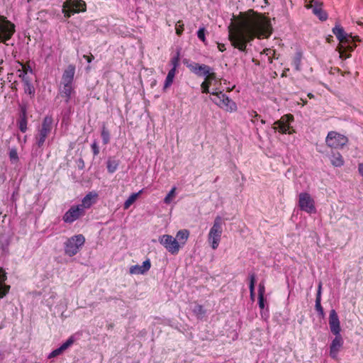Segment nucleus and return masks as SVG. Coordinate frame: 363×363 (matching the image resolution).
<instances>
[{"instance_id": "nucleus-27", "label": "nucleus", "mask_w": 363, "mask_h": 363, "mask_svg": "<svg viewBox=\"0 0 363 363\" xmlns=\"http://www.w3.org/2000/svg\"><path fill=\"white\" fill-rule=\"evenodd\" d=\"M343 342H332L330 350V355L333 359H337V354L342 347Z\"/></svg>"}, {"instance_id": "nucleus-45", "label": "nucleus", "mask_w": 363, "mask_h": 363, "mask_svg": "<svg viewBox=\"0 0 363 363\" xmlns=\"http://www.w3.org/2000/svg\"><path fill=\"white\" fill-rule=\"evenodd\" d=\"M250 116L251 117V121L253 123H255L256 121H257L259 120V118H260V116L255 111H251L250 113Z\"/></svg>"}, {"instance_id": "nucleus-50", "label": "nucleus", "mask_w": 363, "mask_h": 363, "mask_svg": "<svg viewBox=\"0 0 363 363\" xmlns=\"http://www.w3.org/2000/svg\"><path fill=\"white\" fill-rule=\"evenodd\" d=\"M218 48L220 52H223L226 50L225 45L223 43H218Z\"/></svg>"}, {"instance_id": "nucleus-25", "label": "nucleus", "mask_w": 363, "mask_h": 363, "mask_svg": "<svg viewBox=\"0 0 363 363\" xmlns=\"http://www.w3.org/2000/svg\"><path fill=\"white\" fill-rule=\"evenodd\" d=\"M74 342H65L60 347L52 350L48 356V359H52L62 354L67 348H69Z\"/></svg>"}, {"instance_id": "nucleus-32", "label": "nucleus", "mask_w": 363, "mask_h": 363, "mask_svg": "<svg viewBox=\"0 0 363 363\" xmlns=\"http://www.w3.org/2000/svg\"><path fill=\"white\" fill-rule=\"evenodd\" d=\"M250 279V298L252 300H254L255 298V284L256 281V276L254 273L250 274L249 275Z\"/></svg>"}, {"instance_id": "nucleus-15", "label": "nucleus", "mask_w": 363, "mask_h": 363, "mask_svg": "<svg viewBox=\"0 0 363 363\" xmlns=\"http://www.w3.org/2000/svg\"><path fill=\"white\" fill-rule=\"evenodd\" d=\"M20 108V116L19 118L17 121V125L19 130L22 133H26L27 131V124H28V118H27V111H28V105L24 102H22L19 105Z\"/></svg>"}, {"instance_id": "nucleus-24", "label": "nucleus", "mask_w": 363, "mask_h": 363, "mask_svg": "<svg viewBox=\"0 0 363 363\" xmlns=\"http://www.w3.org/2000/svg\"><path fill=\"white\" fill-rule=\"evenodd\" d=\"M73 91L74 88L72 85L62 84V86L60 88V94L62 97L65 99L67 104L69 101Z\"/></svg>"}, {"instance_id": "nucleus-49", "label": "nucleus", "mask_w": 363, "mask_h": 363, "mask_svg": "<svg viewBox=\"0 0 363 363\" xmlns=\"http://www.w3.org/2000/svg\"><path fill=\"white\" fill-rule=\"evenodd\" d=\"M321 294H322V283L319 282L315 298L321 299Z\"/></svg>"}, {"instance_id": "nucleus-13", "label": "nucleus", "mask_w": 363, "mask_h": 363, "mask_svg": "<svg viewBox=\"0 0 363 363\" xmlns=\"http://www.w3.org/2000/svg\"><path fill=\"white\" fill-rule=\"evenodd\" d=\"M85 211L81 208V206L73 205L62 216V220L65 223H72L81 217L84 216Z\"/></svg>"}, {"instance_id": "nucleus-36", "label": "nucleus", "mask_w": 363, "mask_h": 363, "mask_svg": "<svg viewBox=\"0 0 363 363\" xmlns=\"http://www.w3.org/2000/svg\"><path fill=\"white\" fill-rule=\"evenodd\" d=\"M88 333L84 331H78L72 336H70L67 340H78L81 338H86L88 336Z\"/></svg>"}, {"instance_id": "nucleus-42", "label": "nucleus", "mask_w": 363, "mask_h": 363, "mask_svg": "<svg viewBox=\"0 0 363 363\" xmlns=\"http://www.w3.org/2000/svg\"><path fill=\"white\" fill-rule=\"evenodd\" d=\"M197 37L199 39H200L202 42H205L206 41V38H205V28L203 27V28H200L199 29V30L197 31Z\"/></svg>"}, {"instance_id": "nucleus-38", "label": "nucleus", "mask_w": 363, "mask_h": 363, "mask_svg": "<svg viewBox=\"0 0 363 363\" xmlns=\"http://www.w3.org/2000/svg\"><path fill=\"white\" fill-rule=\"evenodd\" d=\"M9 156L12 163H16L17 162H18L19 158L16 147H13L10 150Z\"/></svg>"}, {"instance_id": "nucleus-54", "label": "nucleus", "mask_w": 363, "mask_h": 363, "mask_svg": "<svg viewBox=\"0 0 363 363\" xmlns=\"http://www.w3.org/2000/svg\"><path fill=\"white\" fill-rule=\"evenodd\" d=\"M47 302H48V306H52L53 302L52 301H49L48 300H47Z\"/></svg>"}, {"instance_id": "nucleus-52", "label": "nucleus", "mask_w": 363, "mask_h": 363, "mask_svg": "<svg viewBox=\"0 0 363 363\" xmlns=\"http://www.w3.org/2000/svg\"><path fill=\"white\" fill-rule=\"evenodd\" d=\"M56 296H57V294H56V293H54V292H52V293L50 294V298L54 299V298H56Z\"/></svg>"}, {"instance_id": "nucleus-26", "label": "nucleus", "mask_w": 363, "mask_h": 363, "mask_svg": "<svg viewBox=\"0 0 363 363\" xmlns=\"http://www.w3.org/2000/svg\"><path fill=\"white\" fill-rule=\"evenodd\" d=\"M189 236V231L186 229L180 230L177 233L175 238L180 244V247H183L186 244Z\"/></svg>"}, {"instance_id": "nucleus-46", "label": "nucleus", "mask_w": 363, "mask_h": 363, "mask_svg": "<svg viewBox=\"0 0 363 363\" xmlns=\"http://www.w3.org/2000/svg\"><path fill=\"white\" fill-rule=\"evenodd\" d=\"M210 73L209 74H207L206 75H204L205 77H207V79L208 81H213V80H215L216 78V74L214 72H213V69L211 67L210 68Z\"/></svg>"}, {"instance_id": "nucleus-14", "label": "nucleus", "mask_w": 363, "mask_h": 363, "mask_svg": "<svg viewBox=\"0 0 363 363\" xmlns=\"http://www.w3.org/2000/svg\"><path fill=\"white\" fill-rule=\"evenodd\" d=\"M329 325L332 333L335 335L334 340H338L340 332V325L338 315L334 309H332L330 311Z\"/></svg>"}, {"instance_id": "nucleus-55", "label": "nucleus", "mask_w": 363, "mask_h": 363, "mask_svg": "<svg viewBox=\"0 0 363 363\" xmlns=\"http://www.w3.org/2000/svg\"><path fill=\"white\" fill-rule=\"evenodd\" d=\"M204 82H208V83H209V86H211V82H212V81H208V80L207 79V78L206 79V80H205Z\"/></svg>"}, {"instance_id": "nucleus-8", "label": "nucleus", "mask_w": 363, "mask_h": 363, "mask_svg": "<svg viewBox=\"0 0 363 363\" xmlns=\"http://www.w3.org/2000/svg\"><path fill=\"white\" fill-rule=\"evenodd\" d=\"M86 11V4L82 0H66L62 5V11L65 17L69 18L72 15Z\"/></svg>"}, {"instance_id": "nucleus-7", "label": "nucleus", "mask_w": 363, "mask_h": 363, "mask_svg": "<svg viewBox=\"0 0 363 363\" xmlns=\"http://www.w3.org/2000/svg\"><path fill=\"white\" fill-rule=\"evenodd\" d=\"M52 128V118L50 116H46L43 121L41 127L38 129V134L35 136L36 144L39 147H41L50 133Z\"/></svg>"}, {"instance_id": "nucleus-35", "label": "nucleus", "mask_w": 363, "mask_h": 363, "mask_svg": "<svg viewBox=\"0 0 363 363\" xmlns=\"http://www.w3.org/2000/svg\"><path fill=\"white\" fill-rule=\"evenodd\" d=\"M176 189L177 188L175 186H173L171 190L169 191V193L167 194V196L164 199V203L166 204H169L172 201L173 199L175 196L176 194Z\"/></svg>"}, {"instance_id": "nucleus-12", "label": "nucleus", "mask_w": 363, "mask_h": 363, "mask_svg": "<svg viewBox=\"0 0 363 363\" xmlns=\"http://www.w3.org/2000/svg\"><path fill=\"white\" fill-rule=\"evenodd\" d=\"M298 206L301 211L308 213L315 212V201L308 193L301 192L299 194Z\"/></svg>"}, {"instance_id": "nucleus-19", "label": "nucleus", "mask_w": 363, "mask_h": 363, "mask_svg": "<svg viewBox=\"0 0 363 363\" xmlns=\"http://www.w3.org/2000/svg\"><path fill=\"white\" fill-rule=\"evenodd\" d=\"M75 74V66L69 65L64 71L62 77V84L72 85Z\"/></svg>"}, {"instance_id": "nucleus-2", "label": "nucleus", "mask_w": 363, "mask_h": 363, "mask_svg": "<svg viewBox=\"0 0 363 363\" xmlns=\"http://www.w3.org/2000/svg\"><path fill=\"white\" fill-rule=\"evenodd\" d=\"M332 31L340 42L337 47L340 58L344 60L350 57L351 55H345V52H352L355 49L357 42L361 41L359 37L346 33L340 24H336Z\"/></svg>"}, {"instance_id": "nucleus-23", "label": "nucleus", "mask_w": 363, "mask_h": 363, "mask_svg": "<svg viewBox=\"0 0 363 363\" xmlns=\"http://www.w3.org/2000/svg\"><path fill=\"white\" fill-rule=\"evenodd\" d=\"M329 158L332 165L335 167H340L344 165V159L342 155L338 152H332Z\"/></svg>"}, {"instance_id": "nucleus-33", "label": "nucleus", "mask_w": 363, "mask_h": 363, "mask_svg": "<svg viewBox=\"0 0 363 363\" xmlns=\"http://www.w3.org/2000/svg\"><path fill=\"white\" fill-rule=\"evenodd\" d=\"M301 59L302 55L301 52H296L293 58L292 65L296 71L301 70Z\"/></svg>"}, {"instance_id": "nucleus-37", "label": "nucleus", "mask_w": 363, "mask_h": 363, "mask_svg": "<svg viewBox=\"0 0 363 363\" xmlns=\"http://www.w3.org/2000/svg\"><path fill=\"white\" fill-rule=\"evenodd\" d=\"M170 65H172V69L174 71L177 72V68L179 65V52H178L175 56L172 57L170 60Z\"/></svg>"}, {"instance_id": "nucleus-3", "label": "nucleus", "mask_w": 363, "mask_h": 363, "mask_svg": "<svg viewBox=\"0 0 363 363\" xmlns=\"http://www.w3.org/2000/svg\"><path fill=\"white\" fill-rule=\"evenodd\" d=\"M223 219L218 216L215 218L213 224L208 234V241L213 250L218 247L223 233Z\"/></svg>"}, {"instance_id": "nucleus-20", "label": "nucleus", "mask_w": 363, "mask_h": 363, "mask_svg": "<svg viewBox=\"0 0 363 363\" xmlns=\"http://www.w3.org/2000/svg\"><path fill=\"white\" fill-rule=\"evenodd\" d=\"M189 69L196 74L198 76H204L210 72L211 67L204 65V64H199V63H193L188 65Z\"/></svg>"}, {"instance_id": "nucleus-48", "label": "nucleus", "mask_w": 363, "mask_h": 363, "mask_svg": "<svg viewBox=\"0 0 363 363\" xmlns=\"http://www.w3.org/2000/svg\"><path fill=\"white\" fill-rule=\"evenodd\" d=\"M264 296H258V304L261 309L264 308Z\"/></svg>"}, {"instance_id": "nucleus-47", "label": "nucleus", "mask_w": 363, "mask_h": 363, "mask_svg": "<svg viewBox=\"0 0 363 363\" xmlns=\"http://www.w3.org/2000/svg\"><path fill=\"white\" fill-rule=\"evenodd\" d=\"M265 287L264 283L261 282L258 286V296H264Z\"/></svg>"}, {"instance_id": "nucleus-11", "label": "nucleus", "mask_w": 363, "mask_h": 363, "mask_svg": "<svg viewBox=\"0 0 363 363\" xmlns=\"http://www.w3.org/2000/svg\"><path fill=\"white\" fill-rule=\"evenodd\" d=\"M158 241L172 255H177L181 248L179 242L170 235L160 236Z\"/></svg>"}, {"instance_id": "nucleus-9", "label": "nucleus", "mask_w": 363, "mask_h": 363, "mask_svg": "<svg viewBox=\"0 0 363 363\" xmlns=\"http://www.w3.org/2000/svg\"><path fill=\"white\" fill-rule=\"evenodd\" d=\"M325 143L331 148L342 149L348 143V138L336 131H330L325 138Z\"/></svg>"}, {"instance_id": "nucleus-56", "label": "nucleus", "mask_w": 363, "mask_h": 363, "mask_svg": "<svg viewBox=\"0 0 363 363\" xmlns=\"http://www.w3.org/2000/svg\"><path fill=\"white\" fill-rule=\"evenodd\" d=\"M260 122L262 124H265V123H266L265 121L263 119H261Z\"/></svg>"}, {"instance_id": "nucleus-41", "label": "nucleus", "mask_w": 363, "mask_h": 363, "mask_svg": "<svg viewBox=\"0 0 363 363\" xmlns=\"http://www.w3.org/2000/svg\"><path fill=\"white\" fill-rule=\"evenodd\" d=\"M91 148L94 156H97L99 154V147L96 140H94L91 145Z\"/></svg>"}, {"instance_id": "nucleus-34", "label": "nucleus", "mask_w": 363, "mask_h": 363, "mask_svg": "<svg viewBox=\"0 0 363 363\" xmlns=\"http://www.w3.org/2000/svg\"><path fill=\"white\" fill-rule=\"evenodd\" d=\"M101 137L104 145H107L110 142L111 135L109 130L104 125L101 131Z\"/></svg>"}, {"instance_id": "nucleus-18", "label": "nucleus", "mask_w": 363, "mask_h": 363, "mask_svg": "<svg viewBox=\"0 0 363 363\" xmlns=\"http://www.w3.org/2000/svg\"><path fill=\"white\" fill-rule=\"evenodd\" d=\"M151 267L150 259L145 260L141 265L135 264L130 267L129 272L131 274H144L147 272Z\"/></svg>"}, {"instance_id": "nucleus-39", "label": "nucleus", "mask_w": 363, "mask_h": 363, "mask_svg": "<svg viewBox=\"0 0 363 363\" xmlns=\"http://www.w3.org/2000/svg\"><path fill=\"white\" fill-rule=\"evenodd\" d=\"M315 308L318 312L319 316L323 318L325 315V313L323 311V308L321 306V299L315 298Z\"/></svg>"}, {"instance_id": "nucleus-1", "label": "nucleus", "mask_w": 363, "mask_h": 363, "mask_svg": "<svg viewBox=\"0 0 363 363\" xmlns=\"http://www.w3.org/2000/svg\"><path fill=\"white\" fill-rule=\"evenodd\" d=\"M272 33L270 21L253 10H248L240 13L236 25L229 27L228 38L232 46L246 52L247 44L255 38H268Z\"/></svg>"}, {"instance_id": "nucleus-22", "label": "nucleus", "mask_w": 363, "mask_h": 363, "mask_svg": "<svg viewBox=\"0 0 363 363\" xmlns=\"http://www.w3.org/2000/svg\"><path fill=\"white\" fill-rule=\"evenodd\" d=\"M6 274L2 268H0V298L4 297L9 291L10 286L5 284Z\"/></svg>"}, {"instance_id": "nucleus-44", "label": "nucleus", "mask_w": 363, "mask_h": 363, "mask_svg": "<svg viewBox=\"0 0 363 363\" xmlns=\"http://www.w3.org/2000/svg\"><path fill=\"white\" fill-rule=\"evenodd\" d=\"M180 23H181V21H179L177 22V23L176 25V33L178 35H181L184 29V24L183 23L180 24Z\"/></svg>"}, {"instance_id": "nucleus-10", "label": "nucleus", "mask_w": 363, "mask_h": 363, "mask_svg": "<svg viewBox=\"0 0 363 363\" xmlns=\"http://www.w3.org/2000/svg\"><path fill=\"white\" fill-rule=\"evenodd\" d=\"M294 117L292 114H286L281 117L274 123L273 129L279 131L281 134H292L294 130H290L291 128V123L294 122Z\"/></svg>"}, {"instance_id": "nucleus-53", "label": "nucleus", "mask_w": 363, "mask_h": 363, "mask_svg": "<svg viewBox=\"0 0 363 363\" xmlns=\"http://www.w3.org/2000/svg\"><path fill=\"white\" fill-rule=\"evenodd\" d=\"M308 96L310 99H312V98H313V97H314L313 94H311V93H309V94H308Z\"/></svg>"}, {"instance_id": "nucleus-16", "label": "nucleus", "mask_w": 363, "mask_h": 363, "mask_svg": "<svg viewBox=\"0 0 363 363\" xmlns=\"http://www.w3.org/2000/svg\"><path fill=\"white\" fill-rule=\"evenodd\" d=\"M306 7L311 9L313 13L321 21H325L328 19V13L323 9V4L321 3L311 0L310 4Z\"/></svg>"}, {"instance_id": "nucleus-28", "label": "nucleus", "mask_w": 363, "mask_h": 363, "mask_svg": "<svg viewBox=\"0 0 363 363\" xmlns=\"http://www.w3.org/2000/svg\"><path fill=\"white\" fill-rule=\"evenodd\" d=\"M176 74V72L174 71V69H170L167 75V77L164 80V86H163V90L167 89L174 82V79Z\"/></svg>"}, {"instance_id": "nucleus-5", "label": "nucleus", "mask_w": 363, "mask_h": 363, "mask_svg": "<svg viewBox=\"0 0 363 363\" xmlns=\"http://www.w3.org/2000/svg\"><path fill=\"white\" fill-rule=\"evenodd\" d=\"M84 242L85 238L83 235L72 236L65 242V253L69 257L77 255Z\"/></svg>"}, {"instance_id": "nucleus-43", "label": "nucleus", "mask_w": 363, "mask_h": 363, "mask_svg": "<svg viewBox=\"0 0 363 363\" xmlns=\"http://www.w3.org/2000/svg\"><path fill=\"white\" fill-rule=\"evenodd\" d=\"M201 89H202V93H206V94H211V92L209 91V83L208 82H203L201 85Z\"/></svg>"}, {"instance_id": "nucleus-30", "label": "nucleus", "mask_w": 363, "mask_h": 363, "mask_svg": "<svg viewBox=\"0 0 363 363\" xmlns=\"http://www.w3.org/2000/svg\"><path fill=\"white\" fill-rule=\"evenodd\" d=\"M143 190H140L137 193L132 194L127 200L124 202L123 208L128 209L130 206L136 201L139 195L142 193Z\"/></svg>"}, {"instance_id": "nucleus-51", "label": "nucleus", "mask_w": 363, "mask_h": 363, "mask_svg": "<svg viewBox=\"0 0 363 363\" xmlns=\"http://www.w3.org/2000/svg\"><path fill=\"white\" fill-rule=\"evenodd\" d=\"M84 58H85L86 60V61L90 63L92 60L94 59V56L93 55H91V56H86V55H84Z\"/></svg>"}, {"instance_id": "nucleus-6", "label": "nucleus", "mask_w": 363, "mask_h": 363, "mask_svg": "<svg viewBox=\"0 0 363 363\" xmlns=\"http://www.w3.org/2000/svg\"><path fill=\"white\" fill-rule=\"evenodd\" d=\"M15 32V25L6 17L0 15V43L6 44Z\"/></svg>"}, {"instance_id": "nucleus-29", "label": "nucleus", "mask_w": 363, "mask_h": 363, "mask_svg": "<svg viewBox=\"0 0 363 363\" xmlns=\"http://www.w3.org/2000/svg\"><path fill=\"white\" fill-rule=\"evenodd\" d=\"M193 313L199 320H202L206 315V311L200 304H196L193 308Z\"/></svg>"}, {"instance_id": "nucleus-31", "label": "nucleus", "mask_w": 363, "mask_h": 363, "mask_svg": "<svg viewBox=\"0 0 363 363\" xmlns=\"http://www.w3.org/2000/svg\"><path fill=\"white\" fill-rule=\"evenodd\" d=\"M119 165V161L116 160L108 159L107 161V170L112 174L116 171Z\"/></svg>"}, {"instance_id": "nucleus-21", "label": "nucleus", "mask_w": 363, "mask_h": 363, "mask_svg": "<svg viewBox=\"0 0 363 363\" xmlns=\"http://www.w3.org/2000/svg\"><path fill=\"white\" fill-rule=\"evenodd\" d=\"M97 197L98 194L95 191L89 192L82 199V203L78 204V206H81V208L85 211L86 208H89L96 202Z\"/></svg>"}, {"instance_id": "nucleus-40", "label": "nucleus", "mask_w": 363, "mask_h": 363, "mask_svg": "<svg viewBox=\"0 0 363 363\" xmlns=\"http://www.w3.org/2000/svg\"><path fill=\"white\" fill-rule=\"evenodd\" d=\"M265 54L267 56H268V61L269 63H272V57H274L275 55V50L271 49V48H266L263 50V52L261 54Z\"/></svg>"}, {"instance_id": "nucleus-17", "label": "nucleus", "mask_w": 363, "mask_h": 363, "mask_svg": "<svg viewBox=\"0 0 363 363\" xmlns=\"http://www.w3.org/2000/svg\"><path fill=\"white\" fill-rule=\"evenodd\" d=\"M19 77L22 79L24 93L28 95L30 99H33L35 94V89L27 75V72L23 71V73L19 74Z\"/></svg>"}, {"instance_id": "nucleus-4", "label": "nucleus", "mask_w": 363, "mask_h": 363, "mask_svg": "<svg viewBox=\"0 0 363 363\" xmlns=\"http://www.w3.org/2000/svg\"><path fill=\"white\" fill-rule=\"evenodd\" d=\"M211 95L213 96V98L211 99L212 101L220 108L230 113L237 111L236 103L223 91H213Z\"/></svg>"}]
</instances>
